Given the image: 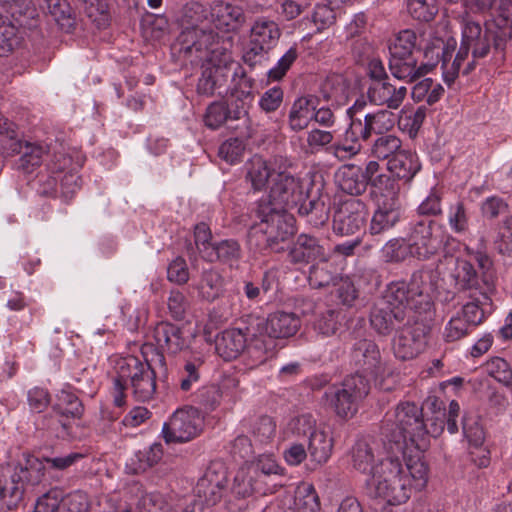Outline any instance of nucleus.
Masks as SVG:
<instances>
[{
    "instance_id": "obj_60",
    "label": "nucleus",
    "mask_w": 512,
    "mask_h": 512,
    "mask_svg": "<svg viewBox=\"0 0 512 512\" xmlns=\"http://www.w3.org/2000/svg\"><path fill=\"white\" fill-rule=\"evenodd\" d=\"M222 392L219 386L212 384L202 387L195 394L194 402L206 411H213L220 404Z\"/></svg>"
},
{
    "instance_id": "obj_42",
    "label": "nucleus",
    "mask_w": 512,
    "mask_h": 512,
    "mask_svg": "<svg viewBox=\"0 0 512 512\" xmlns=\"http://www.w3.org/2000/svg\"><path fill=\"white\" fill-rule=\"evenodd\" d=\"M252 101L231 94V98L224 102L227 114L228 129L238 130L247 125L249 119V106Z\"/></svg>"
},
{
    "instance_id": "obj_10",
    "label": "nucleus",
    "mask_w": 512,
    "mask_h": 512,
    "mask_svg": "<svg viewBox=\"0 0 512 512\" xmlns=\"http://www.w3.org/2000/svg\"><path fill=\"white\" fill-rule=\"evenodd\" d=\"M435 225V221L430 218H415L410 222L407 241L411 256L427 260L438 254L442 239L433 233Z\"/></svg>"
},
{
    "instance_id": "obj_16",
    "label": "nucleus",
    "mask_w": 512,
    "mask_h": 512,
    "mask_svg": "<svg viewBox=\"0 0 512 512\" xmlns=\"http://www.w3.org/2000/svg\"><path fill=\"white\" fill-rule=\"evenodd\" d=\"M301 326L300 318L294 313L276 311L269 314L265 319L262 317H252V325L249 329L250 335H255L261 329L266 330V334L274 339H283L294 336Z\"/></svg>"
},
{
    "instance_id": "obj_12",
    "label": "nucleus",
    "mask_w": 512,
    "mask_h": 512,
    "mask_svg": "<svg viewBox=\"0 0 512 512\" xmlns=\"http://www.w3.org/2000/svg\"><path fill=\"white\" fill-rule=\"evenodd\" d=\"M305 194L298 179L286 173H278L269 194L260 199L257 205H267L276 210L287 211L295 208Z\"/></svg>"
},
{
    "instance_id": "obj_19",
    "label": "nucleus",
    "mask_w": 512,
    "mask_h": 512,
    "mask_svg": "<svg viewBox=\"0 0 512 512\" xmlns=\"http://www.w3.org/2000/svg\"><path fill=\"white\" fill-rule=\"evenodd\" d=\"M366 223L365 204L349 200L341 204L333 217V231L337 235L350 236L360 232Z\"/></svg>"
},
{
    "instance_id": "obj_2",
    "label": "nucleus",
    "mask_w": 512,
    "mask_h": 512,
    "mask_svg": "<svg viewBox=\"0 0 512 512\" xmlns=\"http://www.w3.org/2000/svg\"><path fill=\"white\" fill-rule=\"evenodd\" d=\"M207 10L198 2L187 3L182 11V31L171 45L172 57L181 65L194 66L219 50V35L202 26Z\"/></svg>"
},
{
    "instance_id": "obj_29",
    "label": "nucleus",
    "mask_w": 512,
    "mask_h": 512,
    "mask_svg": "<svg viewBox=\"0 0 512 512\" xmlns=\"http://www.w3.org/2000/svg\"><path fill=\"white\" fill-rule=\"evenodd\" d=\"M232 329L224 330L216 337L215 349L220 357L226 361L237 358L247 346L245 324Z\"/></svg>"
},
{
    "instance_id": "obj_64",
    "label": "nucleus",
    "mask_w": 512,
    "mask_h": 512,
    "mask_svg": "<svg viewBox=\"0 0 512 512\" xmlns=\"http://www.w3.org/2000/svg\"><path fill=\"white\" fill-rule=\"evenodd\" d=\"M276 433L275 421L267 416H260L252 425V434L261 443L271 441Z\"/></svg>"
},
{
    "instance_id": "obj_45",
    "label": "nucleus",
    "mask_w": 512,
    "mask_h": 512,
    "mask_svg": "<svg viewBox=\"0 0 512 512\" xmlns=\"http://www.w3.org/2000/svg\"><path fill=\"white\" fill-rule=\"evenodd\" d=\"M333 438L326 432L317 430L308 439V451L312 461L321 465L328 461L332 454Z\"/></svg>"
},
{
    "instance_id": "obj_4",
    "label": "nucleus",
    "mask_w": 512,
    "mask_h": 512,
    "mask_svg": "<svg viewBox=\"0 0 512 512\" xmlns=\"http://www.w3.org/2000/svg\"><path fill=\"white\" fill-rule=\"evenodd\" d=\"M429 431L424 423L422 408L415 403H400L392 416H386L381 436L387 454H403L414 447L424 451L429 444Z\"/></svg>"
},
{
    "instance_id": "obj_34",
    "label": "nucleus",
    "mask_w": 512,
    "mask_h": 512,
    "mask_svg": "<svg viewBox=\"0 0 512 512\" xmlns=\"http://www.w3.org/2000/svg\"><path fill=\"white\" fill-rule=\"evenodd\" d=\"M336 178L340 189L353 196L362 195L369 185L362 173V167L355 164H345L341 166Z\"/></svg>"
},
{
    "instance_id": "obj_37",
    "label": "nucleus",
    "mask_w": 512,
    "mask_h": 512,
    "mask_svg": "<svg viewBox=\"0 0 512 512\" xmlns=\"http://www.w3.org/2000/svg\"><path fill=\"white\" fill-rule=\"evenodd\" d=\"M26 492L21 484L16 482L11 472H7L6 468H2L0 475V503L1 506L8 510L18 507L23 501Z\"/></svg>"
},
{
    "instance_id": "obj_43",
    "label": "nucleus",
    "mask_w": 512,
    "mask_h": 512,
    "mask_svg": "<svg viewBox=\"0 0 512 512\" xmlns=\"http://www.w3.org/2000/svg\"><path fill=\"white\" fill-rule=\"evenodd\" d=\"M198 290L203 299L214 301L223 295L225 279L216 269L204 270L201 274Z\"/></svg>"
},
{
    "instance_id": "obj_7",
    "label": "nucleus",
    "mask_w": 512,
    "mask_h": 512,
    "mask_svg": "<svg viewBox=\"0 0 512 512\" xmlns=\"http://www.w3.org/2000/svg\"><path fill=\"white\" fill-rule=\"evenodd\" d=\"M280 36L281 30L274 20L264 16L256 18L250 29L248 48L242 57L244 63L251 69L262 67Z\"/></svg>"
},
{
    "instance_id": "obj_44",
    "label": "nucleus",
    "mask_w": 512,
    "mask_h": 512,
    "mask_svg": "<svg viewBox=\"0 0 512 512\" xmlns=\"http://www.w3.org/2000/svg\"><path fill=\"white\" fill-rule=\"evenodd\" d=\"M47 9L57 24L65 32H72L77 24V16L67 0H44Z\"/></svg>"
},
{
    "instance_id": "obj_56",
    "label": "nucleus",
    "mask_w": 512,
    "mask_h": 512,
    "mask_svg": "<svg viewBox=\"0 0 512 512\" xmlns=\"http://www.w3.org/2000/svg\"><path fill=\"white\" fill-rule=\"evenodd\" d=\"M463 433L471 446L483 445L485 432L480 417L475 413H466L462 419Z\"/></svg>"
},
{
    "instance_id": "obj_1",
    "label": "nucleus",
    "mask_w": 512,
    "mask_h": 512,
    "mask_svg": "<svg viewBox=\"0 0 512 512\" xmlns=\"http://www.w3.org/2000/svg\"><path fill=\"white\" fill-rule=\"evenodd\" d=\"M461 43L450 69L443 68L444 80L451 85L460 72V68L471 54L462 73H471L480 60L491 56L495 64L506 59V48L512 40V0H495V14L484 23L476 21L465 12L460 16Z\"/></svg>"
},
{
    "instance_id": "obj_54",
    "label": "nucleus",
    "mask_w": 512,
    "mask_h": 512,
    "mask_svg": "<svg viewBox=\"0 0 512 512\" xmlns=\"http://www.w3.org/2000/svg\"><path fill=\"white\" fill-rule=\"evenodd\" d=\"M365 119L369 122L371 133L379 136L388 134L395 125V114L386 109L366 114Z\"/></svg>"
},
{
    "instance_id": "obj_59",
    "label": "nucleus",
    "mask_w": 512,
    "mask_h": 512,
    "mask_svg": "<svg viewBox=\"0 0 512 512\" xmlns=\"http://www.w3.org/2000/svg\"><path fill=\"white\" fill-rule=\"evenodd\" d=\"M340 312L329 309L319 314L314 322V329L321 335L329 337L338 331L341 323Z\"/></svg>"
},
{
    "instance_id": "obj_28",
    "label": "nucleus",
    "mask_w": 512,
    "mask_h": 512,
    "mask_svg": "<svg viewBox=\"0 0 512 512\" xmlns=\"http://www.w3.org/2000/svg\"><path fill=\"white\" fill-rule=\"evenodd\" d=\"M232 494L239 499H246L254 494L266 495L274 492V486L271 487L263 479H259L256 471H250L248 468L240 469L232 485Z\"/></svg>"
},
{
    "instance_id": "obj_61",
    "label": "nucleus",
    "mask_w": 512,
    "mask_h": 512,
    "mask_svg": "<svg viewBox=\"0 0 512 512\" xmlns=\"http://www.w3.org/2000/svg\"><path fill=\"white\" fill-rule=\"evenodd\" d=\"M485 368L489 376L504 386L512 380V369L509 363L501 357L491 358L486 362Z\"/></svg>"
},
{
    "instance_id": "obj_53",
    "label": "nucleus",
    "mask_w": 512,
    "mask_h": 512,
    "mask_svg": "<svg viewBox=\"0 0 512 512\" xmlns=\"http://www.w3.org/2000/svg\"><path fill=\"white\" fill-rule=\"evenodd\" d=\"M143 362L139 361L136 357H128L121 359L117 362V376L114 380L116 390H125L128 386V382H131L134 378L136 368L140 369L143 366Z\"/></svg>"
},
{
    "instance_id": "obj_46",
    "label": "nucleus",
    "mask_w": 512,
    "mask_h": 512,
    "mask_svg": "<svg viewBox=\"0 0 512 512\" xmlns=\"http://www.w3.org/2000/svg\"><path fill=\"white\" fill-rule=\"evenodd\" d=\"M408 450L409 449H405V456L403 454H398V456L400 457L401 461L405 462L403 467L405 474L409 476L410 485L412 486V481H414L416 488L421 489L427 483L428 467L418 455H408Z\"/></svg>"
},
{
    "instance_id": "obj_51",
    "label": "nucleus",
    "mask_w": 512,
    "mask_h": 512,
    "mask_svg": "<svg viewBox=\"0 0 512 512\" xmlns=\"http://www.w3.org/2000/svg\"><path fill=\"white\" fill-rule=\"evenodd\" d=\"M43 154L44 150L41 146L26 143L24 151L15 163L16 169L25 174L32 173L41 164Z\"/></svg>"
},
{
    "instance_id": "obj_33",
    "label": "nucleus",
    "mask_w": 512,
    "mask_h": 512,
    "mask_svg": "<svg viewBox=\"0 0 512 512\" xmlns=\"http://www.w3.org/2000/svg\"><path fill=\"white\" fill-rule=\"evenodd\" d=\"M385 301L390 307L399 308L405 311V314L416 315L414 311L419 304L418 300L410 294L409 286L405 281H395L390 283L380 299Z\"/></svg>"
},
{
    "instance_id": "obj_49",
    "label": "nucleus",
    "mask_w": 512,
    "mask_h": 512,
    "mask_svg": "<svg viewBox=\"0 0 512 512\" xmlns=\"http://www.w3.org/2000/svg\"><path fill=\"white\" fill-rule=\"evenodd\" d=\"M400 150H402V141L393 134L378 136L371 146V154L375 158L388 161Z\"/></svg>"
},
{
    "instance_id": "obj_22",
    "label": "nucleus",
    "mask_w": 512,
    "mask_h": 512,
    "mask_svg": "<svg viewBox=\"0 0 512 512\" xmlns=\"http://www.w3.org/2000/svg\"><path fill=\"white\" fill-rule=\"evenodd\" d=\"M53 410L58 416V423L62 429L59 436L62 438L73 436V423L80 419L84 412L80 399L75 394L63 390L58 395V402Z\"/></svg>"
},
{
    "instance_id": "obj_30",
    "label": "nucleus",
    "mask_w": 512,
    "mask_h": 512,
    "mask_svg": "<svg viewBox=\"0 0 512 512\" xmlns=\"http://www.w3.org/2000/svg\"><path fill=\"white\" fill-rule=\"evenodd\" d=\"M407 94L405 86H395L390 80L380 83H372L368 88L367 95L371 103L385 105L389 109H398L403 103Z\"/></svg>"
},
{
    "instance_id": "obj_20",
    "label": "nucleus",
    "mask_w": 512,
    "mask_h": 512,
    "mask_svg": "<svg viewBox=\"0 0 512 512\" xmlns=\"http://www.w3.org/2000/svg\"><path fill=\"white\" fill-rule=\"evenodd\" d=\"M7 472H11L16 482L21 484L27 493L40 485L45 478L46 466L44 462L29 453L22 454V460L17 463H8Z\"/></svg>"
},
{
    "instance_id": "obj_35",
    "label": "nucleus",
    "mask_w": 512,
    "mask_h": 512,
    "mask_svg": "<svg viewBox=\"0 0 512 512\" xmlns=\"http://www.w3.org/2000/svg\"><path fill=\"white\" fill-rule=\"evenodd\" d=\"M252 317L247 316L245 320H242V324H245L246 338H247V351L260 362H263L267 357L274 354L275 344L273 337L266 334L265 329L259 330L255 335H250L249 329L252 325Z\"/></svg>"
},
{
    "instance_id": "obj_9",
    "label": "nucleus",
    "mask_w": 512,
    "mask_h": 512,
    "mask_svg": "<svg viewBox=\"0 0 512 512\" xmlns=\"http://www.w3.org/2000/svg\"><path fill=\"white\" fill-rule=\"evenodd\" d=\"M203 418L197 408L185 406L177 409L162 429L166 443H184L199 436L203 430Z\"/></svg>"
},
{
    "instance_id": "obj_36",
    "label": "nucleus",
    "mask_w": 512,
    "mask_h": 512,
    "mask_svg": "<svg viewBox=\"0 0 512 512\" xmlns=\"http://www.w3.org/2000/svg\"><path fill=\"white\" fill-rule=\"evenodd\" d=\"M340 278L336 268L329 262V255L312 264L309 268L308 282L313 289L336 286Z\"/></svg>"
},
{
    "instance_id": "obj_47",
    "label": "nucleus",
    "mask_w": 512,
    "mask_h": 512,
    "mask_svg": "<svg viewBox=\"0 0 512 512\" xmlns=\"http://www.w3.org/2000/svg\"><path fill=\"white\" fill-rule=\"evenodd\" d=\"M353 467L366 473L370 471L373 475L377 466H374L375 456L373 447L366 440H358L351 450Z\"/></svg>"
},
{
    "instance_id": "obj_40",
    "label": "nucleus",
    "mask_w": 512,
    "mask_h": 512,
    "mask_svg": "<svg viewBox=\"0 0 512 512\" xmlns=\"http://www.w3.org/2000/svg\"><path fill=\"white\" fill-rule=\"evenodd\" d=\"M0 3L19 26L27 28L36 26L38 12L32 0H0Z\"/></svg>"
},
{
    "instance_id": "obj_39",
    "label": "nucleus",
    "mask_w": 512,
    "mask_h": 512,
    "mask_svg": "<svg viewBox=\"0 0 512 512\" xmlns=\"http://www.w3.org/2000/svg\"><path fill=\"white\" fill-rule=\"evenodd\" d=\"M134 396L140 401L150 400L156 391V373L148 362L136 368L130 382Z\"/></svg>"
},
{
    "instance_id": "obj_13",
    "label": "nucleus",
    "mask_w": 512,
    "mask_h": 512,
    "mask_svg": "<svg viewBox=\"0 0 512 512\" xmlns=\"http://www.w3.org/2000/svg\"><path fill=\"white\" fill-rule=\"evenodd\" d=\"M430 328L418 321L414 315V321L403 325L393 339L394 355L400 360H410L424 351L427 344V336Z\"/></svg>"
},
{
    "instance_id": "obj_41",
    "label": "nucleus",
    "mask_w": 512,
    "mask_h": 512,
    "mask_svg": "<svg viewBox=\"0 0 512 512\" xmlns=\"http://www.w3.org/2000/svg\"><path fill=\"white\" fill-rule=\"evenodd\" d=\"M387 168L394 177L409 182L418 172L420 165L412 153L402 149L389 159Z\"/></svg>"
},
{
    "instance_id": "obj_50",
    "label": "nucleus",
    "mask_w": 512,
    "mask_h": 512,
    "mask_svg": "<svg viewBox=\"0 0 512 512\" xmlns=\"http://www.w3.org/2000/svg\"><path fill=\"white\" fill-rule=\"evenodd\" d=\"M271 177V169L267 162L260 156H254L248 163L246 178L251 182L254 190H262L269 178Z\"/></svg>"
},
{
    "instance_id": "obj_38",
    "label": "nucleus",
    "mask_w": 512,
    "mask_h": 512,
    "mask_svg": "<svg viewBox=\"0 0 512 512\" xmlns=\"http://www.w3.org/2000/svg\"><path fill=\"white\" fill-rule=\"evenodd\" d=\"M241 256L242 249L239 242L235 239H225L211 244L205 258L210 262L233 266L239 262Z\"/></svg>"
},
{
    "instance_id": "obj_31",
    "label": "nucleus",
    "mask_w": 512,
    "mask_h": 512,
    "mask_svg": "<svg viewBox=\"0 0 512 512\" xmlns=\"http://www.w3.org/2000/svg\"><path fill=\"white\" fill-rule=\"evenodd\" d=\"M319 105V98L314 95L297 98L288 113V126L293 132L306 129L312 120L313 111Z\"/></svg>"
},
{
    "instance_id": "obj_57",
    "label": "nucleus",
    "mask_w": 512,
    "mask_h": 512,
    "mask_svg": "<svg viewBox=\"0 0 512 512\" xmlns=\"http://www.w3.org/2000/svg\"><path fill=\"white\" fill-rule=\"evenodd\" d=\"M294 505L299 512H318V496L311 485L297 487L294 496Z\"/></svg>"
},
{
    "instance_id": "obj_52",
    "label": "nucleus",
    "mask_w": 512,
    "mask_h": 512,
    "mask_svg": "<svg viewBox=\"0 0 512 512\" xmlns=\"http://www.w3.org/2000/svg\"><path fill=\"white\" fill-rule=\"evenodd\" d=\"M21 43L18 28L0 18V57L7 56Z\"/></svg>"
},
{
    "instance_id": "obj_63",
    "label": "nucleus",
    "mask_w": 512,
    "mask_h": 512,
    "mask_svg": "<svg viewBox=\"0 0 512 512\" xmlns=\"http://www.w3.org/2000/svg\"><path fill=\"white\" fill-rule=\"evenodd\" d=\"M204 123L207 127L215 130L221 126L228 128L227 114L224 108V102L216 101L211 103L204 115Z\"/></svg>"
},
{
    "instance_id": "obj_24",
    "label": "nucleus",
    "mask_w": 512,
    "mask_h": 512,
    "mask_svg": "<svg viewBox=\"0 0 512 512\" xmlns=\"http://www.w3.org/2000/svg\"><path fill=\"white\" fill-rule=\"evenodd\" d=\"M210 15L214 26L224 32H238L246 23L242 7L232 3L214 2Z\"/></svg>"
},
{
    "instance_id": "obj_5",
    "label": "nucleus",
    "mask_w": 512,
    "mask_h": 512,
    "mask_svg": "<svg viewBox=\"0 0 512 512\" xmlns=\"http://www.w3.org/2000/svg\"><path fill=\"white\" fill-rule=\"evenodd\" d=\"M364 490L369 498H381L390 505H400L410 498V479L398 454H388L380 461L366 480Z\"/></svg>"
},
{
    "instance_id": "obj_58",
    "label": "nucleus",
    "mask_w": 512,
    "mask_h": 512,
    "mask_svg": "<svg viewBox=\"0 0 512 512\" xmlns=\"http://www.w3.org/2000/svg\"><path fill=\"white\" fill-rule=\"evenodd\" d=\"M469 296L473 301L463 305L459 313L472 327L476 328L483 322L485 317L482 306L488 304L489 301L483 300L479 295L470 294Z\"/></svg>"
},
{
    "instance_id": "obj_62",
    "label": "nucleus",
    "mask_w": 512,
    "mask_h": 512,
    "mask_svg": "<svg viewBox=\"0 0 512 512\" xmlns=\"http://www.w3.org/2000/svg\"><path fill=\"white\" fill-rule=\"evenodd\" d=\"M475 259L481 270L482 287L486 292H493L495 288V270L491 258L482 252H477Z\"/></svg>"
},
{
    "instance_id": "obj_27",
    "label": "nucleus",
    "mask_w": 512,
    "mask_h": 512,
    "mask_svg": "<svg viewBox=\"0 0 512 512\" xmlns=\"http://www.w3.org/2000/svg\"><path fill=\"white\" fill-rule=\"evenodd\" d=\"M153 335L159 348L169 354L176 355L189 348L183 329L175 324L160 322L156 325Z\"/></svg>"
},
{
    "instance_id": "obj_32",
    "label": "nucleus",
    "mask_w": 512,
    "mask_h": 512,
    "mask_svg": "<svg viewBox=\"0 0 512 512\" xmlns=\"http://www.w3.org/2000/svg\"><path fill=\"white\" fill-rule=\"evenodd\" d=\"M401 218L402 209L375 207L367 233L372 237H385L399 225Z\"/></svg>"
},
{
    "instance_id": "obj_15",
    "label": "nucleus",
    "mask_w": 512,
    "mask_h": 512,
    "mask_svg": "<svg viewBox=\"0 0 512 512\" xmlns=\"http://www.w3.org/2000/svg\"><path fill=\"white\" fill-rule=\"evenodd\" d=\"M88 497L81 491L67 495L59 488H52L35 503L33 512H88Z\"/></svg>"
},
{
    "instance_id": "obj_17",
    "label": "nucleus",
    "mask_w": 512,
    "mask_h": 512,
    "mask_svg": "<svg viewBox=\"0 0 512 512\" xmlns=\"http://www.w3.org/2000/svg\"><path fill=\"white\" fill-rule=\"evenodd\" d=\"M369 321L377 334L388 336L414 321V315L405 314L404 310L390 307L385 301L378 300L370 309Z\"/></svg>"
},
{
    "instance_id": "obj_25",
    "label": "nucleus",
    "mask_w": 512,
    "mask_h": 512,
    "mask_svg": "<svg viewBox=\"0 0 512 512\" xmlns=\"http://www.w3.org/2000/svg\"><path fill=\"white\" fill-rule=\"evenodd\" d=\"M399 193L398 181L389 175H377L372 182L370 195L375 207L401 209Z\"/></svg>"
},
{
    "instance_id": "obj_18",
    "label": "nucleus",
    "mask_w": 512,
    "mask_h": 512,
    "mask_svg": "<svg viewBox=\"0 0 512 512\" xmlns=\"http://www.w3.org/2000/svg\"><path fill=\"white\" fill-rule=\"evenodd\" d=\"M296 207L300 217L304 218L311 226L319 228L329 220L331 198L320 188H311L307 190L302 201Z\"/></svg>"
},
{
    "instance_id": "obj_26",
    "label": "nucleus",
    "mask_w": 512,
    "mask_h": 512,
    "mask_svg": "<svg viewBox=\"0 0 512 512\" xmlns=\"http://www.w3.org/2000/svg\"><path fill=\"white\" fill-rule=\"evenodd\" d=\"M455 287L460 291H470V294L479 295L485 301H490L489 294L482 287V278L474 266L465 259H457L452 273Z\"/></svg>"
},
{
    "instance_id": "obj_8",
    "label": "nucleus",
    "mask_w": 512,
    "mask_h": 512,
    "mask_svg": "<svg viewBox=\"0 0 512 512\" xmlns=\"http://www.w3.org/2000/svg\"><path fill=\"white\" fill-rule=\"evenodd\" d=\"M369 391V380L364 375L355 373L346 377L340 387L325 392V395L330 398L336 414L348 418L357 412L359 402Z\"/></svg>"
},
{
    "instance_id": "obj_3",
    "label": "nucleus",
    "mask_w": 512,
    "mask_h": 512,
    "mask_svg": "<svg viewBox=\"0 0 512 512\" xmlns=\"http://www.w3.org/2000/svg\"><path fill=\"white\" fill-rule=\"evenodd\" d=\"M416 33L410 29L400 31L393 39L388 41L389 70L398 80L412 83L429 73L441 60L442 68L452 57V51L449 47L442 45H432L426 48L425 58L429 60L426 63L417 65V59L414 56L416 45Z\"/></svg>"
},
{
    "instance_id": "obj_48",
    "label": "nucleus",
    "mask_w": 512,
    "mask_h": 512,
    "mask_svg": "<svg viewBox=\"0 0 512 512\" xmlns=\"http://www.w3.org/2000/svg\"><path fill=\"white\" fill-rule=\"evenodd\" d=\"M204 362V356L201 354H192L185 360L179 379L182 391H190L195 384L199 383L201 378L200 370Z\"/></svg>"
},
{
    "instance_id": "obj_14",
    "label": "nucleus",
    "mask_w": 512,
    "mask_h": 512,
    "mask_svg": "<svg viewBox=\"0 0 512 512\" xmlns=\"http://www.w3.org/2000/svg\"><path fill=\"white\" fill-rule=\"evenodd\" d=\"M226 483L227 473L224 464L212 462L195 486V504L201 508L206 505L205 509H210L221 500Z\"/></svg>"
},
{
    "instance_id": "obj_21",
    "label": "nucleus",
    "mask_w": 512,
    "mask_h": 512,
    "mask_svg": "<svg viewBox=\"0 0 512 512\" xmlns=\"http://www.w3.org/2000/svg\"><path fill=\"white\" fill-rule=\"evenodd\" d=\"M351 362L356 373L376 377L382 371L381 355L377 344L369 339L357 341L351 350Z\"/></svg>"
},
{
    "instance_id": "obj_6",
    "label": "nucleus",
    "mask_w": 512,
    "mask_h": 512,
    "mask_svg": "<svg viewBox=\"0 0 512 512\" xmlns=\"http://www.w3.org/2000/svg\"><path fill=\"white\" fill-rule=\"evenodd\" d=\"M255 213L261 220V227L259 230L252 228L249 232L250 244L255 241L261 251H284L285 244L295 233L293 216L267 205H257Z\"/></svg>"
},
{
    "instance_id": "obj_23",
    "label": "nucleus",
    "mask_w": 512,
    "mask_h": 512,
    "mask_svg": "<svg viewBox=\"0 0 512 512\" xmlns=\"http://www.w3.org/2000/svg\"><path fill=\"white\" fill-rule=\"evenodd\" d=\"M328 255L321 240L309 235L300 234L288 249L289 261L293 264H314Z\"/></svg>"
},
{
    "instance_id": "obj_11",
    "label": "nucleus",
    "mask_w": 512,
    "mask_h": 512,
    "mask_svg": "<svg viewBox=\"0 0 512 512\" xmlns=\"http://www.w3.org/2000/svg\"><path fill=\"white\" fill-rule=\"evenodd\" d=\"M229 54L219 45V50L204 58L201 77L197 83V92L204 96H213L216 90L224 87L230 76Z\"/></svg>"
},
{
    "instance_id": "obj_55",
    "label": "nucleus",
    "mask_w": 512,
    "mask_h": 512,
    "mask_svg": "<svg viewBox=\"0 0 512 512\" xmlns=\"http://www.w3.org/2000/svg\"><path fill=\"white\" fill-rule=\"evenodd\" d=\"M407 10L415 20L430 22L438 13L437 0H408Z\"/></svg>"
}]
</instances>
